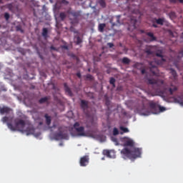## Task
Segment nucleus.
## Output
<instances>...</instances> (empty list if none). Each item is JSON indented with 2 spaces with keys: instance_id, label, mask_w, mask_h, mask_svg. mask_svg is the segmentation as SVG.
Wrapping results in <instances>:
<instances>
[{
  "instance_id": "nucleus-1",
  "label": "nucleus",
  "mask_w": 183,
  "mask_h": 183,
  "mask_svg": "<svg viewBox=\"0 0 183 183\" xmlns=\"http://www.w3.org/2000/svg\"><path fill=\"white\" fill-rule=\"evenodd\" d=\"M122 142H123V147L124 148L122 149L121 154L122 158L127 159H137V158H141V154H142V149L134 147L135 142L131 138L123 137L121 139Z\"/></svg>"
},
{
  "instance_id": "nucleus-2",
  "label": "nucleus",
  "mask_w": 183,
  "mask_h": 183,
  "mask_svg": "<svg viewBox=\"0 0 183 183\" xmlns=\"http://www.w3.org/2000/svg\"><path fill=\"white\" fill-rule=\"evenodd\" d=\"M136 110L140 115H144L148 117L151 114H158V107H157V103L154 102H150L148 104L147 100H142L138 102L136 106Z\"/></svg>"
},
{
  "instance_id": "nucleus-3",
  "label": "nucleus",
  "mask_w": 183,
  "mask_h": 183,
  "mask_svg": "<svg viewBox=\"0 0 183 183\" xmlns=\"http://www.w3.org/2000/svg\"><path fill=\"white\" fill-rule=\"evenodd\" d=\"M7 127L11 131H19L20 132H26V135H33L35 132V129L32 124H29L26 127L25 120L21 119H16L14 120V125L12 123L7 122ZM25 127L26 129H25Z\"/></svg>"
},
{
  "instance_id": "nucleus-4",
  "label": "nucleus",
  "mask_w": 183,
  "mask_h": 183,
  "mask_svg": "<svg viewBox=\"0 0 183 183\" xmlns=\"http://www.w3.org/2000/svg\"><path fill=\"white\" fill-rule=\"evenodd\" d=\"M154 49H155V47L149 46L145 49V52L147 55H156V56L160 58V59H155V62L157 65H162V64H164V62L167 61L164 58V52L162 51V50H157L155 52L154 51Z\"/></svg>"
},
{
  "instance_id": "nucleus-5",
  "label": "nucleus",
  "mask_w": 183,
  "mask_h": 183,
  "mask_svg": "<svg viewBox=\"0 0 183 183\" xmlns=\"http://www.w3.org/2000/svg\"><path fill=\"white\" fill-rule=\"evenodd\" d=\"M147 83L149 85H152L155 91H159L164 85V81L158 79H148Z\"/></svg>"
},
{
  "instance_id": "nucleus-6",
  "label": "nucleus",
  "mask_w": 183,
  "mask_h": 183,
  "mask_svg": "<svg viewBox=\"0 0 183 183\" xmlns=\"http://www.w3.org/2000/svg\"><path fill=\"white\" fill-rule=\"evenodd\" d=\"M73 127L76 132L77 133L78 137H86V133L85 132V127L81 126V124H79V122H75Z\"/></svg>"
},
{
  "instance_id": "nucleus-7",
  "label": "nucleus",
  "mask_w": 183,
  "mask_h": 183,
  "mask_svg": "<svg viewBox=\"0 0 183 183\" xmlns=\"http://www.w3.org/2000/svg\"><path fill=\"white\" fill-rule=\"evenodd\" d=\"M103 154L107 157V158H117L115 150L105 149L103 151Z\"/></svg>"
},
{
  "instance_id": "nucleus-8",
  "label": "nucleus",
  "mask_w": 183,
  "mask_h": 183,
  "mask_svg": "<svg viewBox=\"0 0 183 183\" xmlns=\"http://www.w3.org/2000/svg\"><path fill=\"white\" fill-rule=\"evenodd\" d=\"M69 15H71V16H73L74 19H78V18H79L82 14V11H75V10H69L68 11Z\"/></svg>"
},
{
  "instance_id": "nucleus-9",
  "label": "nucleus",
  "mask_w": 183,
  "mask_h": 183,
  "mask_svg": "<svg viewBox=\"0 0 183 183\" xmlns=\"http://www.w3.org/2000/svg\"><path fill=\"white\" fill-rule=\"evenodd\" d=\"M80 167H86L88 164H89V156H84L80 158Z\"/></svg>"
},
{
  "instance_id": "nucleus-10",
  "label": "nucleus",
  "mask_w": 183,
  "mask_h": 183,
  "mask_svg": "<svg viewBox=\"0 0 183 183\" xmlns=\"http://www.w3.org/2000/svg\"><path fill=\"white\" fill-rule=\"evenodd\" d=\"M137 21L135 18H131L128 31H134V29H137Z\"/></svg>"
},
{
  "instance_id": "nucleus-11",
  "label": "nucleus",
  "mask_w": 183,
  "mask_h": 183,
  "mask_svg": "<svg viewBox=\"0 0 183 183\" xmlns=\"http://www.w3.org/2000/svg\"><path fill=\"white\" fill-rule=\"evenodd\" d=\"M89 102L86 100H84V99L81 100L80 107L81 109L84 111V112H86V111L88 110V108H89Z\"/></svg>"
},
{
  "instance_id": "nucleus-12",
  "label": "nucleus",
  "mask_w": 183,
  "mask_h": 183,
  "mask_svg": "<svg viewBox=\"0 0 183 183\" xmlns=\"http://www.w3.org/2000/svg\"><path fill=\"white\" fill-rule=\"evenodd\" d=\"M12 109L6 106H4L3 107H0V114L4 115V114H9Z\"/></svg>"
},
{
  "instance_id": "nucleus-13",
  "label": "nucleus",
  "mask_w": 183,
  "mask_h": 183,
  "mask_svg": "<svg viewBox=\"0 0 183 183\" xmlns=\"http://www.w3.org/2000/svg\"><path fill=\"white\" fill-rule=\"evenodd\" d=\"M169 71L172 75L171 79H173V81H177V79H178V74H177L175 69H170Z\"/></svg>"
},
{
  "instance_id": "nucleus-14",
  "label": "nucleus",
  "mask_w": 183,
  "mask_h": 183,
  "mask_svg": "<svg viewBox=\"0 0 183 183\" xmlns=\"http://www.w3.org/2000/svg\"><path fill=\"white\" fill-rule=\"evenodd\" d=\"M146 35H147V36H149V41L150 42H154V41H157V38L155 37V36L154 35V33L152 32H147L146 34Z\"/></svg>"
},
{
  "instance_id": "nucleus-15",
  "label": "nucleus",
  "mask_w": 183,
  "mask_h": 183,
  "mask_svg": "<svg viewBox=\"0 0 183 183\" xmlns=\"http://www.w3.org/2000/svg\"><path fill=\"white\" fill-rule=\"evenodd\" d=\"M177 91H178L177 86L171 85V86L169 88V92L170 95H173L174 92H177Z\"/></svg>"
},
{
  "instance_id": "nucleus-16",
  "label": "nucleus",
  "mask_w": 183,
  "mask_h": 183,
  "mask_svg": "<svg viewBox=\"0 0 183 183\" xmlns=\"http://www.w3.org/2000/svg\"><path fill=\"white\" fill-rule=\"evenodd\" d=\"M51 98L49 97H42L39 100V104H48V101H49Z\"/></svg>"
},
{
  "instance_id": "nucleus-17",
  "label": "nucleus",
  "mask_w": 183,
  "mask_h": 183,
  "mask_svg": "<svg viewBox=\"0 0 183 183\" xmlns=\"http://www.w3.org/2000/svg\"><path fill=\"white\" fill-rule=\"evenodd\" d=\"M74 42L76 45H79L80 44H82V39L79 36H75L74 38Z\"/></svg>"
},
{
  "instance_id": "nucleus-18",
  "label": "nucleus",
  "mask_w": 183,
  "mask_h": 183,
  "mask_svg": "<svg viewBox=\"0 0 183 183\" xmlns=\"http://www.w3.org/2000/svg\"><path fill=\"white\" fill-rule=\"evenodd\" d=\"M64 86L65 92H66L68 95H72V92L71 91V89L69 88V86H68V84L66 83L64 84Z\"/></svg>"
},
{
  "instance_id": "nucleus-19",
  "label": "nucleus",
  "mask_w": 183,
  "mask_h": 183,
  "mask_svg": "<svg viewBox=\"0 0 183 183\" xmlns=\"http://www.w3.org/2000/svg\"><path fill=\"white\" fill-rule=\"evenodd\" d=\"M116 21L117 23L112 22V20L110 21L112 28H114V26H118V25H121V23L119 22V16L116 17Z\"/></svg>"
},
{
  "instance_id": "nucleus-20",
  "label": "nucleus",
  "mask_w": 183,
  "mask_h": 183,
  "mask_svg": "<svg viewBox=\"0 0 183 183\" xmlns=\"http://www.w3.org/2000/svg\"><path fill=\"white\" fill-rule=\"evenodd\" d=\"M44 118H46V125H51V122L52 119H51V116H49L48 114L44 115Z\"/></svg>"
},
{
  "instance_id": "nucleus-21",
  "label": "nucleus",
  "mask_w": 183,
  "mask_h": 183,
  "mask_svg": "<svg viewBox=\"0 0 183 183\" xmlns=\"http://www.w3.org/2000/svg\"><path fill=\"white\" fill-rule=\"evenodd\" d=\"M122 62L124 65H129V64H131V59H129L128 57H124L122 60Z\"/></svg>"
},
{
  "instance_id": "nucleus-22",
  "label": "nucleus",
  "mask_w": 183,
  "mask_h": 183,
  "mask_svg": "<svg viewBox=\"0 0 183 183\" xmlns=\"http://www.w3.org/2000/svg\"><path fill=\"white\" fill-rule=\"evenodd\" d=\"M6 7L11 12H14V10L15 9V7L14 6V4H8L6 5Z\"/></svg>"
},
{
  "instance_id": "nucleus-23",
  "label": "nucleus",
  "mask_w": 183,
  "mask_h": 183,
  "mask_svg": "<svg viewBox=\"0 0 183 183\" xmlns=\"http://www.w3.org/2000/svg\"><path fill=\"white\" fill-rule=\"evenodd\" d=\"M156 21V24H157V25H164V22H165V20L164 19H155Z\"/></svg>"
},
{
  "instance_id": "nucleus-24",
  "label": "nucleus",
  "mask_w": 183,
  "mask_h": 183,
  "mask_svg": "<svg viewBox=\"0 0 183 183\" xmlns=\"http://www.w3.org/2000/svg\"><path fill=\"white\" fill-rule=\"evenodd\" d=\"M42 36H44V38H45V39L48 38V29H46V28L43 29Z\"/></svg>"
},
{
  "instance_id": "nucleus-25",
  "label": "nucleus",
  "mask_w": 183,
  "mask_h": 183,
  "mask_svg": "<svg viewBox=\"0 0 183 183\" xmlns=\"http://www.w3.org/2000/svg\"><path fill=\"white\" fill-rule=\"evenodd\" d=\"M59 18L61 21H64L65 18H66V12H61L59 14Z\"/></svg>"
},
{
  "instance_id": "nucleus-26",
  "label": "nucleus",
  "mask_w": 183,
  "mask_h": 183,
  "mask_svg": "<svg viewBox=\"0 0 183 183\" xmlns=\"http://www.w3.org/2000/svg\"><path fill=\"white\" fill-rule=\"evenodd\" d=\"M107 26L105 24H99V32H104V29Z\"/></svg>"
},
{
  "instance_id": "nucleus-27",
  "label": "nucleus",
  "mask_w": 183,
  "mask_h": 183,
  "mask_svg": "<svg viewBox=\"0 0 183 183\" xmlns=\"http://www.w3.org/2000/svg\"><path fill=\"white\" fill-rule=\"evenodd\" d=\"M99 4L102 8H105L107 6V3L105 0H99Z\"/></svg>"
},
{
  "instance_id": "nucleus-28",
  "label": "nucleus",
  "mask_w": 183,
  "mask_h": 183,
  "mask_svg": "<svg viewBox=\"0 0 183 183\" xmlns=\"http://www.w3.org/2000/svg\"><path fill=\"white\" fill-rule=\"evenodd\" d=\"M183 56V50H180L179 51V54L177 55V61H180L181 58Z\"/></svg>"
},
{
  "instance_id": "nucleus-29",
  "label": "nucleus",
  "mask_w": 183,
  "mask_h": 183,
  "mask_svg": "<svg viewBox=\"0 0 183 183\" xmlns=\"http://www.w3.org/2000/svg\"><path fill=\"white\" fill-rule=\"evenodd\" d=\"M143 64L142 63H136L134 64V68H137V69H142Z\"/></svg>"
},
{
  "instance_id": "nucleus-30",
  "label": "nucleus",
  "mask_w": 183,
  "mask_h": 183,
  "mask_svg": "<svg viewBox=\"0 0 183 183\" xmlns=\"http://www.w3.org/2000/svg\"><path fill=\"white\" fill-rule=\"evenodd\" d=\"M120 131H122L124 134L129 132V129H128V128L124 127L122 126L120 127Z\"/></svg>"
},
{
  "instance_id": "nucleus-31",
  "label": "nucleus",
  "mask_w": 183,
  "mask_h": 183,
  "mask_svg": "<svg viewBox=\"0 0 183 183\" xmlns=\"http://www.w3.org/2000/svg\"><path fill=\"white\" fill-rule=\"evenodd\" d=\"M85 76H86V79H87L88 81L94 80V76L89 74H86Z\"/></svg>"
},
{
  "instance_id": "nucleus-32",
  "label": "nucleus",
  "mask_w": 183,
  "mask_h": 183,
  "mask_svg": "<svg viewBox=\"0 0 183 183\" xmlns=\"http://www.w3.org/2000/svg\"><path fill=\"white\" fill-rule=\"evenodd\" d=\"M153 69H154V71ZM157 69H158L155 66H152V67H150V71L153 74V75H155V71H157Z\"/></svg>"
},
{
  "instance_id": "nucleus-33",
  "label": "nucleus",
  "mask_w": 183,
  "mask_h": 183,
  "mask_svg": "<svg viewBox=\"0 0 183 183\" xmlns=\"http://www.w3.org/2000/svg\"><path fill=\"white\" fill-rule=\"evenodd\" d=\"M9 121V117L5 116L1 119V122L5 124V122H8Z\"/></svg>"
},
{
  "instance_id": "nucleus-34",
  "label": "nucleus",
  "mask_w": 183,
  "mask_h": 183,
  "mask_svg": "<svg viewBox=\"0 0 183 183\" xmlns=\"http://www.w3.org/2000/svg\"><path fill=\"white\" fill-rule=\"evenodd\" d=\"M112 141L114 142L115 145H119V143L118 142V139H117V137H112Z\"/></svg>"
},
{
  "instance_id": "nucleus-35",
  "label": "nucleus",
  "mask_w": 183,
  "mask_h": 183,
  "mask_svg": "<svg viewBox=\"0 0 183 183\" xmlns=\"http://www.w3.org/2000/svg\"><path fill=\"white\" fill-rule=\"evenodd\" d=\"M109 82L112 86L115 87V79L114 77L110 78Z\"/></svg>"
},
{
  "instance_id": "nucleus-36",
  "label": "nucleus",
  "mask_w": 183,
  "mask_h": 183,
  "mask_svg": "<svg viewBox=\"0 0 183 183\" xmlns=\"http://www.w3.org/2000/svg\"><path fill=\"white\" fill-rule=\"evenodd\" d=\"M91 125L86 124V128H91L92 127H95V122H94V120L90 121Z\"/></svg>"
},
{
  "instance_id": "nucleus-37",
  "label": "nucleus",
  "mask_w": 183,
  "mask_h": 183,
  "mask_svg": "<svg viewBox=\"0 0 183 183\" xmlns=\"http://www.w3.org/2000/svg\"><path fill=\"white\" fill-rule=\"evenodd\" d=\"M119 134V131H118V129L117 127H114L113 129V135L116 136Z\"/></svg>"
},
{
  "instance_id": "nucleus-38",
  "label": "nucleus",
  "mask_w": 183,
  "mask_h": 183,
  "mask_svg": "<svg viewBox=\"0 0 183 183\" xmlns=\"http://www.w3.org/2000/svg\"><path fill=\"white\" fill-rule=\"evenodd\" d=\"M177 1H179L180 4H183V0H169V2H171V4H177Z\"/></svg>"
},
{
  "instance_id": "nucleus-39",
  "label": "nucleus",
  "mask_w": 183,
  "mask_h": 183,
  "mask_svg": "<svg viewBox=\"0 0 183 183\" xmlns=\"http://www.w3.org/2000/svg\"><path fill=\"white\" fill-rule=\"evenodd\" d=\"M10 17H11V16L9 14V13H4V18H5L6 21H9Z\"/></svg>"
},
{
  "instance_id": "nucleus-40",
  "label": "nucleus",
  "mask_w": 183,
  "mask_h": 183,
  "mask_svg": "<svg viewBox=\"0 0 183 183\" xmlns=\"http://www.w3.org/2000/svg\"><path fill=\"white\" fill-rule=\"evenodd\" d=\"M56 137H58V138H61L62 139H64V134L62 132H59L56 134Z\"/></svg>"
},
{
  "instance_id": "nucleus-41",
  "label": "nucleus",
  "mask_w": 183,
  "mask_h": 183,
  "mask_svg": "<svg viewBox=\"0 0 183 183\" xmlns=\"http://www.w3.org/2000/svg\"><path fill=\"white\" fill-rule=\"evenodd\" d=\"M169 16H170V18H175V16H177V15L175 14V12L171 11L169 13Z\"/></svg>"
},
{
  "instance_id": "nucleus-42",
  "label": "nucleus",
  "mask_w": 183,
  "mask_h": 183,
  "mask_svg": "<svg viewBox=\"0 0 183 183\" xmlns=\"http://www.w3.org/2000/svg\"><path fill=\"white\" fill-rule=\"evenodd\" d=\"M16 31H21V32H24V30H22V27H21V26H16Z\"/></svg>"
},
{
  "instance_id": "nucleus-43",
  "label": "nucleus",
  "mask_w": 183,
  "mask_h": 183,
  "mask_svg": "<svg viewBox=\"0 0 183 183\" xmlns=\"http://www.w3.org/2000/svg\"><path fill=\"white\" fill-rule=\"evenodd\" d=\"M145 72H147V71L145 70V69H141V74H142V75L145 74Z\"/></svg>"
},
{
  "instance_id": "nucleus-44",
  "label": "nucleus",
  "mask_w": 183,
  "mask_h": 183,
  "mask_svg": "<svg viewBox=\"0 0 183 183\" xmlns=\"http://www.w3.org/2000/svg\"><path fill=\"white\" fill-rule=\"evenodd\" d=\"M107 46H109V48H112L114 47V44L112 43H108Z\"/></svg>"
},
{
  "instance_id": "nucleus-45",
  "label": "nucleus",
  "mask_w": 183,
  "mask_h": 183,
  "mask_svg": "<svg viewBox=\"0 0 183 183\" xmlns=\"http://www.w3.org/2000/svg\"><path fill=\"white\" fill-rule=\"evenodd\" d=\"M50 49H51V51H56V48L55 46H50Z\"/></svg>"
},
{
  "instance_id": "nucleus-46",
  "label": "nucleus",
  "mask_w": 183,
  "mask_h": 183,
  "mask_svg": "<svg viewBox=\"0 0 183 183\" xmlns=\"http://www.w3.org/2000/svg\"><path fill=\"white\" fill-rule=\"evenodd\" d=\"M76 76H78V78H81V72H77L76 73Z\"/></svg>"
},
{
  "instance_id": "nucleus-47",
  "label": "nucleus",
  "mask_w": 183,
  "mask_h": 183,
  "mask_svg": "<svg viewBox=\"0 0 183 183\" xmlns=\"http://www.w3.org/2000/svg\"><path fill=\"white\" fill-rule=\"evenodd\" d=\"M152 26H153L154 28H158V25H157V24H155V23H153V24H152Z\"/></svg>"
},
{
  "instance_id": "nucleus-48",
  "label": "nucleus",
  "mask_w": 183,
  "mask_h": 183,
  "mask_svg": "<svg viewBox=\"0 0 183 183\" xmlns=\"http://www.w3.org/2000/svg\"><path fill=\"white\" fill-rule=\"evenodd\" d=\"M159 110L161 111V112H162V111H164V110H165V109L164 108V107H159Z\"/></svg>"
},
{
  "instance_id": "nucleus-49",
  "label": "nucleus",
  "mask_w": 183,
  "mask_h": 183,
  "mask_svg": "<svg viewBox=\"0 0 183 183\" xmlns=\"http://www.w3.org/2000/svg\"><path fill=\"white\" fill-rule=\"evenodd\" d=\"M63 48H64V49H68V46H64Z\"/></svg>"
},
{
  "instance_id": "nucleus-50",
  "label": "nucleus",
  "mask_w": 183,
  "mask_h": 183,
  "mask_svg": "<svg viewBox=\"0 0 183 183\" xmlns=\"http://www.w3.org/2000/svg\"><path fill=\"white\" fill-rule=\"evenodd\" d=\"M0 4H4L3 0H0Z\"/></svg>"
},
{
  "instance_id": "nucleus-51",
  "label": "nucleus",
  "mask_w": 183,
  "mask_h": 183,
  "mask_svg": "<svg viewBox=\"0 0 183 183\" xmlns=\"http://www.w3.org/2000/svg\"><path fill=\"white\" fill-rule=\"evenodd\" d=\"M88 71H89V72H91V69H88Z\"/></svg>"
},
{
  "instance_id": "nucleus-52",
  "label": "nucleus",
  "mask_w": 183,
  "mask_h": 183,
  "mask_svg": "<svg viewBox=\"0 0 183 183\" xmlns=\"http://www.w3.org/2000/svg\"><path fill=\"white\" fill-rule=\"evenodd\" d=\"M55 127H56L55 124H54V125H53V128H55Z\"/></svg>"
},
{
  "instance_id": "nucleus-53",
  "label": "nucleus",
  "mask_w": 183,
  "mask_h": 183,
  "mask_svg": "<svg viewBox=\"0 0 183 183\" xmlns=\"http://www.w3.org/2000/svg\"><path fill=\"white\" fill-rule=\"evenodd\" d=\"M120 134L122 135V134H124V132H120Z\"/></svg>"
},
{
  "instance_id": "nucleus-54",
  "label": "nucleus",
  "mask_w": 183,
  "mask_h": 183,
  "mask_svg": "<svg viewBox=\"0 0 183 183\" xmlns=\"http://www.w3.org/2000/svg\"><path fill=\"white\" fill-rule=\"evenodd\" d=\"M1 26H1V25H0V28H1Z\"/></svg>"
}]
</instances>
